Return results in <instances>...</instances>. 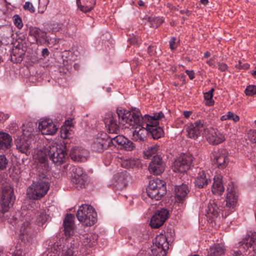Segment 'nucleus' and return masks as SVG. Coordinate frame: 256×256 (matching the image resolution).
Returning a JSON list of instances; mask_svg holds the SVG:
<instances>
[{
    "mask_svg": "<svg viewBox=\"0 0 256 256\" xmlns=\"http://www.w3.org/2000/svg\"><path fill=\"white\" fill-rule=\"evenodd\" d=\"M118 114L120 122L122 123L128 122L130 124H142L144 121L147 120L146 125L148 133L154 139H158L164 134L162 128L160 126H157L159 124L158 120L164 116L162 112L158 113H154V116H150L146 114L143 117L139 109L134 108L132 111L124 110L122 109L118 110Z\"/></svg>",
    "mask_w": 256,
    "mask_h": 256,
    "instance_id": "1",
    "label": "nucleus"
},
{
    "mask_svg": "<svg viewBox=\"0 0 256 256\" xmlns=\"http://www.w3.org/2000/svg\"><path fill=\"white\" fill-rule=\"evenodd\" d=\"M50 166L45 158H41L36 164V181L27 190L26 194L30 199L38 200L44 196L47 193L50 184L46 178Z\"/></svg>",
    "mask_w": 256,
    "mask_h": 256,
    "instance_id": "2",
    "label": "nucleus"
},
{
    "mask_svg": "<svg viewBox=\"0 0 256 256\" xmlns=\"http://www.w3.org/2000/svg\"><path fill=\"white\" fill-rule=\"evenodd\" d=\"M238 202V196L234 188H228L226 199L223 202L218 200H210L206 209L208 217L214 218H217L220 213L223 217H227L235 210Z\"/></svg>",
    "mask_w": 256,
    "mask_h": 256,
    "instance_id": "3",
    "label": "nucleus"
},
{
    "mask_svg": "<svg viewBox=\"0 0 256 256\" xmlns=\"http://www.w3.org/2000/svg\"><path fill=\"white\" fill-rule=\"evenodd\" d=\"M68 148L64 144L60 145L58 144H52L44 150V156H40L38 158V162L41 158H46L47 163L48 158L54 164L60 166L65 162L68 156Z\"/></svg>",
    "mask_w": 256,
    "mask_h": 256,
    "instance_id": "4",
    "label": "nucleus"
},
{
    "mask_svg": "<svg viewBox=\"0 0 256 256\" xmlns=\"http://www.w3.org/2000/svg\"><path fill=\"white\" fill-rule=\"evenodd\" d=\"M76 216L78 220L87 226L94 224L97 220V214L94 208L86 204L79 207Z\"/></svg>",
    "mask_w": 256,
    "mask_h": 256,
    "instance_id": "5",
    "label": "nucleus"
},
{
    "mask_svg": "<svg viewBox=\"0 0 256 256\" xmlns=\"http://www.w3.org/2000/svg\"><path fill=\"white\" fill-rule=\"evenodd\" d=\"M146 192L152 200L161 199L166 192L165 182L158 179L150 180L146 188Z\"/></svg>",
    "mask_w": 256,
    "mask_h": 256,
    "instance_id": "6",
    "label": "nucleus"
},
{
    "mask_svg": "<svg viewBox=\"0 0 256 256\" xmlns=\"http://www.w3.org/2000/svg\"><path fill=\"white\" fill-rule=\"evenodd\" d=\"M15 200L13 188L9 185L4 186L0 202L2 212L4 213L8 212L13 206Z\"/></svg>",
    "mask_w": 256,
    "mask_h": 256,
    "instance_id": "7",
    "label": "nucleus"
},
{
    "mask_svg": "<svg viewBox=\"0 0 256 256\" xmlns=\"http://www.w3.org/2000/svg\"><path fill=\"white\" fill-rule=\"evenodd\" d=\"M193 156L190 154H182L174 162L172 170L174 172H185L190 168Z\"/></svg>",
    "mask_w": 256,
    "mask_h": 256,
    "instance_id": "8",
    "label": "nucleus"
},
{
    "mask_svg": "<svg viewBox=\"0 0 256 256\" xmlns=\"http://www.w3.org/2000/svg\"><path fill=\"white\" fill-rule=\"evenodd\" d=\"M189 138L196 139L200 136L203 132H206V129L204 121L198 120L194 123H192L186 128Z\"/></svg>",
    "mask_w": 256,
    "mask_h": 256,
    "instance_id": "9",
    "label": "nucleus"
},
{
    "mask_svg": "<svg viewBox=\"0 0 256 256\" xmlns=\"http://www.w3.org/2000/svg\"><path fill=\"white\" fill-rule=\"evenodd\" d=\"M118 109L126 110L122 108H118L116 109V114L113 115L111 114L108 117L104 119L106 126L107 128L108 132L110 134H118L120 131L119 124H122V123L119 122V116L118 114Z\"/></svg>",
    "mask_w": 256,
    "mask_h": 256,
    "instance_id": "10",
    "label": "nucleus"
},
{
    "mask_svg": "<svg viewBox=\"0 0 256 256\" xmlns=\"http://www.w3.org/2000/svg\"><path fill=\"white\" fill-rule=\"evenodd\" d=\"M112 144L116 146H118L120 149L126 150H132L136 147L135 144L122 135H118L114 137L109 136Z\"/></svg>",
    "mask_w": 256,
    "mask_h": 256,
    "instance_id": "11",
    "label": "nucleus"
},
{
    "mask_svg": "<svg viewBox=\"0 0 256 256\" xmlns=\"http://www.w3.org/2000/svg\"><path fill=\"white\" fill-rule=\"evenodd\" d=\"M168 217V211L166 208L157 210L151 218L150 226L152 228H158L162 226Z\"/></svg>",
    "mask_w": 256,
    "mask_h": 256,
    "instance_id": "12",
    "label": "nucleus"
},
{
    "mask_svg": "<svg viewBox=\"0 0 256 256\" xmlns=\"http://www.w3.org/2000/svg\"><path fill=\"white\" fill-rule=\"evenodd\" d=\"M213 162L219 168H226L228 164V152L225 149H219L212 152Z\"/></svg>",
    "mask_w": 256,
    "mask_h": 256,
    "instance_id": "13",
    "label": "nucleus"
},
{
    "mask_svg": "<svg viewBox=\"0 0 256 256\" xmlns=\"http://www.w3.org/2000/svg\"><path fill=\"white\" fill-rule=\"evenodd\" d=\"M164 168L165 164L160 156H154L148 166L150 172L154 174H160L164 171Z\"/></svg>",
    "mask_w": 256,
    "mask_h": 256,
    "instance_id": "14",
    "label": "nucleus"
},
{
    "mask_svg": "<svg viewBox=\"0 0 256 256\" xmlns=\"http://www.w3.org/2000/svg\"><path fill=\"white\" fill-rule=\"evenodd\" d=\"M146 122L147 120L144 121L142 124H130V123L124 122V124L122 122L123 125H124L126 124H129L130 126H132V128L135 127V130L133 131V137L135 140H140L142 141L144 140L146 138V135L148 134V132L147 130L146 126L144 127L145 124H146ZM120 123L121 122L120 121Z\"/></svg>",
    "mask_w": 256,
    "mask_h": 256,
    "instance_id": "15",
    "label": "nucleus"
},
{
    "mask_svg": "<svg viewBox=\"0 0 256 256\" xmlns=\"http://www.w3.org/2000/svg\"><path fill=\"white\" fill-rule=\"evenodd\" d=\"M106 134H101L100 136L94 138L92 144L93 150L102 152L108 147L110 142L106 139Z\"/></svg>",
    "mask_w": 256,
    "mask_h": 256,
    "instance_id": "16",
    "label": "nucleus"
},
{
    "mask_svg": "<svg viewBox=\"0 0 256 256\" xmlns=\"http://www.w3.org/2000/svg\"><path fill=\"white\" fill-rule=\"evenodd\" d=\"M38 129L42 134L52 135L58 130L56 126L52 120H46L40 122L38 124Z\"/></svg>",
    "mask_w": 256,
    "mask_h": 256,
    "instance_id": "17",
    "label": "nucleus"
},
{
    "mask_svg": "<svg viewBox=\"0 0 256 256\" xmlns=\"http://www.w3.org/2000/svg\"><path fill=\"white\" fill-rule=\"evenodd\" d=\"M16 148L22 153L28 156L30 154L31 140L26 136H22L16 140Z\"/></svg>",
    "mask_w": 256,
    "mask_h": 256,
    "instance_id": "18",
    "label": "nucleus"
},
{
    "mask_svg": "<svg viewBox=\"0 0 256 256\" xmlns=\"http://www.w3.org/2000/svg\"><path fill=\"white\" fill-rule=\"evenodd\" d=\"M240 246L246 250L256 251V234L252 233L248 234L240 242Z\"/></svg>",
    "mask_w": 256,
    "mask_h": 256,
    "instance_id": "19",
    "label": "nucleus"
},
{
    "mask_svg": "<svg viewBox=\"0 0 256 256\" xmlns=\"http://www.w3.org/2000/svg\"><path fill=\"white\" fill-rule=\"evenodd\" d=\"M74 218L73 214H67L64 220V234L67 238L70 237L74 232Z\"/></svg>",
    "mask_w": 256,
    "mask_h": 256,
    "instance_id": "20",
    "label": "nucleus"
},
{
    "mask_svg": "<svg viewBox=\"0 0 256 256\" xmlns=\"http://www.w3.org/2000/svg\"><path fill=\"white\" fill-rule=\"evenodd\" d=\"M114 186L119 190L126 188L129 178V174L126 171L118 172L114 176Z\"/></svg>",
    "mask_w": 256,
    "mask_h": 256,
    "instance_id": "21",
    "label": "nucleus"
},
{
    "mask_svg": "<svg viewBox=\"0 0 256 256\" xmlns=\"http://www.w3.org/2000/svg\"><path fill=\"white\" fill-rule=\"evenodd\" d=\"M209 132L207 134L206 138L208 142L212 144H218L222 142L224 140V136L219 131L214 130H207Z\"/></svg>",
    "mask_w": 256,
    "mask_h": 256,
    "instance_id": "22",
    "label": "nucleus"
},
{
    "mask_svg": "<svg viewBox=\"0 0 256 256\" xmlns=\"http://www.w3.org/2000/svg\"><path fill=\"white\" fill-rule=\"evenodd\" d=\"M188 187L186 184L176 186L174 190L176 200L180 203H183L186 200L188 192Z\"/></svg>",
    "mask_w": 256,
    "mask_h": 256,
    "instance_id": "23",
    "label": "nucleus"
},
{
    "mask_svg": "<svg viewBox=\"0 0 256 256\" xmlns=\"http://www.w3.org/2000/svg\"><path fill=\"white\" fill-rule=\"evenodd\" d=\"M211 180L208 176H207L204 170L200 172L198 176L195 178V186L198 188H205L208 184L210 183Z\"/></svg>",
    "mask_w": 256,
    "mask_h": 256,
    "instance_id": "24",
    "label": "nucleus"
},
{
    "mask_svg": "<svg viewBox=\"0 0 256 256\" xmlns=\"http://www.w3.org/2000/svg\"><path fill=\"white\" fill-rule=\"evenodd\" d=\"M78 8L83 12H88L94 9L96 0H76Z\"/></svg>",
    "mask_w": 256,
    "mask_h": 256,
    "instance_id": "25",
    "label": "nucleus"
},
{
    "mask_svg": "<svg viewBox=\"0 0 256 256\" xmlns=\"http://www.w3.org/2000/svg\"><path fill=\"white\" fill-rule=\"evenodd\" d=\"M226 250L223 246L220 244H214L210 246L208 251V256H224Z\"/></svg>",
    "mask_w": 256,
    "mask_h": 256,
    "instance_id": "26",
    "label": "nucleus"
},
{
    "mask_svg": "<svg viewBox=\"0 0 256 256\" xmlns=\"http://www.w3.org/2000/svg\"><path fill=\"white\" fill-rule=\"evenodd\" d=\"M32 212H28L26 214V216L24 218V221L23 222L20 228V234L22 235L28 234L30 233V224L32 220Z\"/></svg>",
    "mask_w": 256,
    "mask_h": 256,
    "instance_id": "27",
    "label": "nucleus"
},
{
    "mask_svg": "<svg viewBox=\"0 0 256 256\" xmlns=\"http://www.w3.org/2000/svg\"><path fill=\"white\" fill-rule=\"evenodd\" d=\"M224 190L222 178L218 176L214 177L212 188V193L214 194L221 195L224 192Z\"/></svg>",
    "mask_w": 256,
    "mask_h": 256,
    "instance_id": "28",
    "label": "nucleus"
},
{
    "mask_svg": "<svg viewBox=\"0 0 256 256\" xmlns=\"http://www.w3.org/2000/svg\"><path fill=\"white\" fill-rule=\"evenodd\" d=\"M12 142V137L7 133L0 132V148L8 149L11 146Z\"/></svg>",
    "mask_w": 256,
    "mask_h": 256,
    "instance_id": "29",
    "label": "nucleus"
},
{
    "mask_svg": "<svg viewBox=\"0 0 256 256\" xmlns=\"http://www.w3.org/2000/svg\"><path fill=\"white\" fill-rule=\"evenodd\" d=\"M56 246L58 252L60 251V256H74L75 255L76 251L74 248H72V246L68 248L64 245L59 244L58 242L57 244H56Z\"/></svg>",
    "mask_w": 256,
    "mask_h": 256,
    "instance_id": "30",
    "label": "nucleus"
},
{
    "mask_svg": "<svg viewBox=\"0 0 256 256\" xmlns=\"http://www.w3.org/2000/svg\"><path fill=\"white\" fill-rule=\"evenodd\" d=\"M70 156L72 160L75 162H82L86 160V156L82 155L77 148L71 149L70 152Z\"/></svg>",
    "mask_w": 256,
    "mask_h": 256,
    "instance_id": "31",
    "label": "nucleus"
},
{
    "mask_svg": "<svg viewBox=\"0 0 256 256\" xmlns=\"http://www.w3.org/2000/svg\"><path fill=\"white\" fill-rule=\"evenodd\" d=\"M20 49L16 48L12 50L10 60L14 63H20L23 60L24 53L23 50L20 52Z\"/></svg>",
    "mask_w": 256,
    "mask_h": 256,
    "instance_id": "32",
    "label": "nucleus"
},
{
    "mask_svg": "<svg viewBox=\"0 0 256 256\" xmlns=\"http://www.w3.org/2000/svg\"><path fill=\"white\" fill-rule=\"evenodd\" d=\"M72 182L75 184L77 188H82L85 187L88 181V176L84 175L81 176V178H76V176H72Z\"/></svg>",
    "mask_w": 256,
    "mask_h": 256,
    "instance_id": "33",
    "label": "nucleus"
},
{
    "mask_svg": "<svg viewBox=\"0 0 256 256\" xmlns=\"http://www.w3.org/2000/svg\"><path fill=\"white\" fill-rule=\"evenodd\" d=\"M48 216L44 210L38 211L35 221L36 224L38 226H42L48 220Z\"/></svg>",
    "mask_w": 256,
    "mask_h": 256,
    "instance_id": "34",
    "label": "nucleus"
},
{
    "mask_svg": "<svg viewBox=\"0 0 256 256\" xmlns=\"http://www.w3.org/2000/svg\"><path fill=\"white\" fill-rule=\"evenodd\" d=\"M83 238L82 240V244L86 248H92L96 244V242L94 237L92 235L86 234L82 236Z\"/></svg>",
    "mask_w": 256,
    "mask_h": 256,
    "instance_id": "35",
    "label": "nucleus"
},
{
    "mask_svg": "<svg viewBox=\"0 0 256 256\" xmlns=\"http://www.w3.org/2000/svg\"><path fill=\"white\" fill-rule=\"evenodd\" d=\"M139 160L138 159L130 158L124 160L122 161L121 165L126 168H134L139 164Z\"/></svg>",
    "mask_w": 256,
    "mask_h": 256,
    "instance_id": "36",
    "label": "nucleus"
},
{
    "mask_svg": "<svg viewBox=\"0 0 256 256\" xmlns=\"http://www.w3.org/2000/svg\"><path fill=\"white\" fill-rule=\"evenodd\" d=\"M158 148V146L156 144L148 147L146 150L144 152V158H150V157H153V154H156Z\"/></svg>",
    "mask_w": 256,
    "mask_h": 256,
    "instance_id": "37",
    "label": "nucleus"
},
{
    "mask_svg": "<svg viewBox=\"0 0 256 256\" xmlns=\"http://www.w3.org/2000/svg\"><path fill=\"white\" fill-rule=\"evenodd\" d=\"M151 251L153 256H165L166 255V251L164 250V248L162 246H158L156 248L153 246Z\"/></svg>",
    "mask_w": 256,
    "mask_h": 256,
    "instance_id": "38",
    "label": "nucleus"
},
{
    "mask_svg": "<svg viewBox=\"0 0 256 256\" xmlns=\"http://www.w3.org/2000/svg\"><path fill=\"white\" fill-rule=\"evenodd\" d=\"M41 30L36 27L30 26L29 28V35L33 36L37 43L38 42V36Z\"/></svg>",
    "mask_w": 256,
    "mask_h": 256,
    "instance_id": "39",
    "label": "nucleus"
},
{
    "mask_svg": "<svg viewBox=\"0 0 256 256\" xmlns=\"http://www.w3.org/2000/svg\"><path fill=\"white\" fill-rule=\"evenodd\" d=\"M12 20L14 25L18 29H21L23 26V23L21 18L18 14H15L13 16Z\"/></svg>",
    "mask_w": 256,
    "mask_h": 256,
    "instance_id": "40",
    "label": "nucleus"
},
{
    "mask_svg": "<svg viewBox=\"0 0 256 256\" xmlns=\"http://www.w3.org/2000/svg\"><path fill=\"white\" fill-rule=\"evenodd\" d=\"M73 174L72 176H76L78 178H81V176L86 175V173L83 172L82 169L80 167L74 168L72 170Z\"/></svg>",
    "mask_w": 256,
    "mask_h": 256,
    "instance_id": "41",
    "label": "nucleus"
},
{
    "mask_svg": "<svg viewBox=\"0 0 256 256\" xmlns=\"http://www.w3.org/2000/svg\"><path fill=\"white\" fill-rule=\"evenodd\" d=\"M246 96H252L256 94V86L254 85H250L246 87L244 90Z\"/></svg>",
    "mask_w": 256,
    "mask_h": 256,
    "instance_id": "42",
    "label": "nucleus"
},
{
    "mask_svg": "<svg viewBox=\"0 0 256 256\" xmlns=\"http://www.w3.org/2000/svg\"><path fill=\"white\" fill-rule=\"evenodd\" d=\"M8 160L4 155L0 156V170H4L6 168Z\"/></svg>",
    "mask_w": 256,
    "mask_h": 256,
    "instance_id": "43",
    "label": "nucleus"
},
{
    "mask_svg": "<svg viewBox=\"0 0 256 256\" xmlns=\"http://www.w3.org/2000/svg\"><path fill=\"white\" fill-rule=\"evenodd\" d=\"M46 32L41 30L38 36V44L45 43L48 42L47 37L46 36Z\"/></svg>",
    "mask_w": 256,
    "mask_h": 256,
    "instance_id": "44",
    "label": "nucleus"
},
{
    "mask_svg": "<svg viewBox=\"0 0 256 256\" xmlns=\"http://www.w3.org/2000/svg\"><path fill=\"white\" fill-rule=\"evenodd\" d=\"M60 133L61 137L64 139L69 138L71 134L70 130L66 128L61 129Z\"/></svg>",
    "mask_w": 256,
    "mask_h": 256,
    "instance_id": "45",
    "label": "nucleus"
},
{
    "mask_svg": "<svg viewBox=\"0 0 256 256\" xmlns=\"http://www.w3.org/2000/svg\"><path fill=\"white\" fill-rule=\"evenodd\" d=\"M24 8L25 10H28L31 13H33L35 12L34 8V7L32 4L30 2H25L24 6Z\"/></svg>",
    "mask_w": 256,
    "mask_h": 256,
    "instance_id": "46",
    "label": "nucleus"
},
{
    "mask_svg": "<svg viewBox=\"0 0 256 256\" xmlns=\"http://www.w3.org/2000/svg\"><path fill=\"white\" fill-rule=\"evenodd\" d=\"M130 44L139 45L141 42L138 36H134L128 38Z\"/></svg>",
    "mask_w": 256,
    "mask_h": 256,
    "instance_id": "47",
    "label": "nucleus"
},
{
    "mask_svg": "<svg viewBox=\"0 0 256 256\" xmlns=\"http://www.w3.org/2000/svg\"><path fill=\"white\" fill-rule=\"evenodd\" d=\"M163 22V20L160 18H156L152 22V26L156 28Z\"/></svg>",
    "mask_w": 256,
    "mask_h": 256,
    "instance_id": "48",
    "label": "nucleus"
},
{
    "mask_svg": "<svg viewBox=\"0 0 256 256\" xmlns=\"http://www.w3.org/2000/svg\"><path fill=\"white\" fill-rule=\"evenodd\" d=\"M170 46L171 50H174L178 46V44L176 42V38L173 37L170 40Z\"/></svg>",
    "mask_w": 256,
    "mask_h": 256,
    "instance_id": "49",
    "label": "nucleus"
},
{
    "mask_svg": "<svg viewBox=\"0 0 256 256\" xmlns=\"http://www.w3.org/2000/svg\"><path fill=\"white\" fill-rule=\"evenodd\" d=\"M204 97L208 102L209 106H212L214 104V101L212 100V96L206 92L204 94Z\"/></svg>",
    "mask_w": 256,
    "mask_h": 256,
    "instance_id": "50",
    "label": "nucleus"
},
{
    "mask_svg": "<svg viewBox=\"0 0 256 256\" xmlns=\"http://www.w3.org/2000/svg\"><path fill=\"white\" fill-rule=\"evenodd\" d=\"M250 140L256 143V130H251L249 133Z\"/></svg>",
    "mask_w": 256,
    "mask_h": 256,
    "instance_id": "51",
    "label": "nucleus"
},
{
    "mask_svg": "<svg viewBox=\"0 0 256 256\" xmlns=\"http://www.w3.org/2000/svg\"><path fill=\"white\" fill-rule=\"evenodd\" d=\"M54 252H49L46 254V256H60V252H58V250L56 248V244L54 245Z\"/></svg>",
    "mask_w": 256,
    "mask_h": 256,
    "instance_id": "52",
    "label": "nucleus"
},
{
    "mask_svg": "<svg viewBox=\"0 0 256 256\" xmlns=\"http://www.w3.org/2000/svg\"><path fill=\"white\" fill-rule=\"evenodd\" d=\"M148 53L150 56L154 55L156 53L154 46H150L148 48Z\"/></svg>",
    "mask_w": 256,
    "mask_h": 256,
    "instance_id": "53",
    "label": "nucleus"
},
{
    "mask_svg": "<svg viewBox=\"0 0 256 256\" xmlns=\"http://www.w3.org/2000/svg\"><path fill=\"white\" fill-rule=\"evenodd\" d=\"M218 69L220 70L222 72H224L228 69L227 65L223 62L218 63Z\"/></svg>",
    "mask_w": 256,
    "mask_h": 256,
    "instance_id": "54",
    "label": "nucleus"
},
{
    "mask_svg": "<svg viewBox=\"0 0 256 256\" xmlns=\"http://www.w3.org/2000/svg\"><path fill=\"white\" fill-rule=\"evenodd\" d=\"M186 72L190 80H192L194 78V72L192 70L190 71V70H186Z\"/></svg>",
    "mask_w": 256,
    "mask_h": 256,
    "instance_id": "55",
    "label": "nucleus"
},
{
    "mask_svg": "<svg viewBox=\"0 0 256 256\" xmlns=\"http://www.w3.org/2000/svg\"><path fill=\"white\" fill-rule=\"evenodd\" d=\"M12 256H24L22 251L20 249L16 250Z\"/></svg>",
    "mask_w": 256,
    "mask_h": 256,
    "instance_id": "56",
    "label": "nucleus"
},
{
    "mask_svg": "<svg viewBox=\"0 0 256 256\" xmlns=\"http://www.w3.org/2000/svg\"><path fill=\"white\" fill-rule=\"evenodd\" d=\"M50 54V52L47 48H44L42 50V56L46 58Z\"/></svg>",
    "mask_w": 256,
    "mask_h": 256,
    "instance_id": "57",
    "label": "nucleus"
},
{
    "mask_svg": "<svg viewBox=\"0 0 256 256\" xmlns=\"http://www.w3.org/2000/svg\"><path fill=\"white\" fill-rule=\"evenodd\" d=\"M133 238L134 240V242H140L142 241V237L140 236H136L135 235H133Z\"/></svg>",
    "mask_w": 256,
    "mask_h": 256,
    "instance_id": "58",
    "label": "nucleus"
},
{
    "mask_svg": "<svg viewBox=\"0 0 256 256\" xmlns=\"http://www.w3.org/2000/svg\"><path fill=\"white\" fill-rule=\"evenodd\" d=\"M236 67L238 68H243V69H247L249 68L248 64H246V66H243L241 62H239V64H238L236 65Z\"/></svg>",
    "mask_w": 256,
    "mask_h": 256,
    "instance_id": "59",
    "label": "nucleus"
},
{
    "mask_svg": "<svg viewBox=\"0 0 256 256\" xmlns=\"http://www.w3.org/2000/svg\"><path fill=\"white\" fill-rule=\"evenodd\" d=\"M231 254V256H244L240 250L234 251Z\"/></svg>",
    "mask_w": 256,
    "mask_h": 256,
    "instance_id": "60",
    "label": "nucleus"
},
{
    "mask_svg": "<svg viewBox=\"0 0 256 256\" xmlns=\"http://www.w3.org/2000/svg\"><path fill=\"white\" fill-rule=\"evenodd\" d=\"M4 32H6L10 36H12V31L10 28V27H6L4 28Z\"/></svg>",
    "mask_w": 256,
    "mask_h": 256,
    "instance_id": "61",
    "label": "nucleus"
},
{
    "mask_svg": "<svg viewBox=\"0 0 256 256\" xmlns=\"http://www.w3.org/2000/svg\"><path fill=\"white\" fill-rule=\"evenodd\" d=\"M192 111H184V115L185 118H188L192 114Z\"/></svg>",
    "mask_w": 256,
    "mask_h": 256,
    "instance_id": "62",
    "label": "nucleus"
},
{
    "mask_svg": "<svg viewBox=\"0 0 256 256\" xmlns=\"http://www.w3.org/2000/svg\"><path fill=\"white\" fill-rule=\"evenodd\" d=\"M234 114L233 112H228L226 114L228 120H232V116H234Z\"/></svg>",
    "mask_w": 256,
    "mask_h": 256,
    "instance_id": "63",
    "label": "nucleus"
},
{
    "mask_svg": "<svg viewBox=\"0 0 256 256\" xmlns=\"http://www.w3.org/2000/svg\"><path fill=\"white\" fill-rule=\"evenodd\" d=\"M8 118V116H5L4 114H0V120H6Z\"/></svg>",
    "mask_w": 256,
    "mask_h": 256,
    "instance_id": "64",
    "label": "nucleus"
}]
</instances>
